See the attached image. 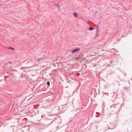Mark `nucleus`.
Masks as SVG:
<instances>
[{"instance_id": "obj_7", "label": "nucleus", "mask_w": 132, "mask_h": 132, "mask_svg": "<svg viewBox=\"0 0 132 132\" xmlns=\"http://www.w3.org/2000/svg\"><path fill=\"white\" fill-rule=\"evenodd\" d=\"M94 28H93L91 27H90L89 28V30L90 31H91L93 30L94 29Z\"/></svg>"}, {"instance_id": "obj_8", "label": "nucleus", "mask_w": 132, "mask_h": 132, "mask_svg": "<svg viewBox=\"0 0 132 132\" xmlns=\"http://www.w3.org/2000/svg\"><path fill=\"white\" fill-rule=\"evenodd\" d=\"M46 84L47 85H48V86H49L50 85V82L48 81L47 82Z\"/></svg>"}, {"instance_id": "obj_9", "label": "nucleus", "mask_w": 132, "mask_h": 132, "mask_svg": "<svg viewBox=\"0 0 132 132\" xmlns=\"http://www.w3.org/2000/svg\"><path fill=\"white\" fill-rule=\"evenodd\" d=\"M9 49H11V50H14V48H13V47H9Z\"/></svg>"}, {"instance_id": "obj_2", "label": "nucleus", "mask_w": 132, "mask_h": 132, "mask_svg": "<svg viewBox=\"0 0 132 132\" xmlns=\"http://www.w3.org/2000/svg\"><path fill=\"white\" fill-rule=\"evenodd\" d=\"M80 50V48H77L75 49H73L72 51V53H75V52H78Z\"/></svg>"}, {"instance_id": "obj_10", "label": "nucleus", "mask_w": 132, "mask_h": 132, "mask_svg": "<svg viewBox=\"0 0 132 132\" xmlns=\"http://www.w3.org/2000/svg\"><path fill=\"white\" fill-rule=\"evenodd\" d=\"M113 10L114 11H116V13L117 12V9H116V8H114L113 9Z\"/></svg>"}, {"instance_id": "obj_3", "label": "nucleus", "mask_w": 132, "mask_h": 132, "mask_svg": "<svg viewBox=\"0 0 132 132\" xmlns=\"http://www.w3.org/2000/svg\"><path fill=\"white\" fill-rule=\"evenodd\" d=\"M97 29L96 30V34L95 35V38L99 35V30H98V27H97Z\"/></svg>"}, {"instance_id": "obj_12", "label": "nucleus", "mask_w": 132, "mask_h": 132, "mask_svg": "<svg viewBox=\"0 0 132 132\" xmlns=\"http://www.w3.org/2000/svg\"><path fill=\"white\" fill-rule=\"evenodd\" d=\"M56 6H58L59 7V5L57 4V5H56Z\"/></svg>"}, {"instance_id": "obj_13", "label": "nucleus", "mask_w": 132, "mask_h": 132, "mask_svg": "<svg viewBox=\"0 0 132 132\" xmlns=\"http://www.w3.org/2000/svg\"><path fill=\"white\" fill-rule=\"evenodd\" d=\"M115 92H114V94H115Z\"/></svg>"}, {"instance_id": "obj_4", "label": "nucleus", "mask_w": 132, "mask_h": 132, "mask_svg": "<svg viewBox=\"0 0 132 132\" xmlns=\"http://www.w3.org/2000/svg\"><path fill=\"white\" fill-rule=\"evenodd\" d=\"M110 51L111 52L113 53L114 51H116V50L114 48H112L110 50Z\"/></svg>"}, {"instance_id": "obj_5", "label": "nucleus", "mask_w": 132, "mask_h": 132, "mask_svg": "<svg viewBox=\"0 0 132 132\" xmlns=\"http://www.w3.org/2000/svg\"><path fill=\"white\" fill-rule=\"evenodd\" d=\"M118 53V51L117 50H116V51H114V52L113 54L115 55L116 54H117Z\"/></svg>"}, {"instance_id": "obj_6", "label": "nucleus", "mask_w": 132, "mask_h": 132, "mask_svg": "<svg viewBox=\"0 0 132 132\" xmlns=\"http://www.w3.org/2000/svg\"><path fill=\"white\" fill-rule=\"evenodd\" d=\"M73 14L75 16V17H77V13H75V12H73Z\"/></svg>"}, {"instance_id": "obj_11", "label": "nucleus", "mask_w": 132, "mask_h": 132, "mask_svg": "<svg viewBox=\"0 0 132 132\" xmlns=\"http://www.w3.org/2000/svg\"><path fill=\"white\" fill-rule=\"evenodd\" d=\"M41 59V58H40V59H39V58H38V61H39L40 60V59Z\"/></svg>"}, {"instance_id": "obj_14", "label": "nucleus", "mask_w": 132, "mask_h": 132, "mask_svg": "<svg viewBox=\"0 0 132 132\" xmlns=\"http://www.w3.org/2000/svg\"><path fill=\"white\" fill-rule=\"evenodd\" d=\"M115 13H116L114 12V13H113V14H115Z\"/></svg>"}, {"instance_id": "obj_1", "label": "nucleus", "mask_w": 132, "mask_h": 132, "mask_svg": "<svg viewBox=\"0 0 132 132\" xmlns=\"http://www.w3.org/2000/svg\"><path fill=\"white\" fill-rule=\"evenodd\" d=\"M118 107L117 106H114V105L111 106L109 108V109L111 111V114H112L117 113L118 111Z\"/></svg>"}]
</instances>
